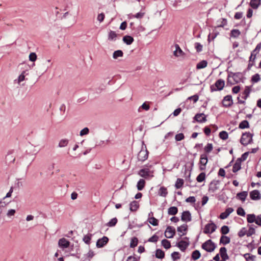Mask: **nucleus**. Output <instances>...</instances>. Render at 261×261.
Returning a JSON list of instances; mask_svg holds the SVG:
<instances>
[{
	"label": "nucleus",
	"mask_w": 261,
	"mask_h": 261,
	"mask_svg": "<svg viewBox=\"0 0 261 261\" xmlns=\"http://www.w3.org/2000/svg\"><path fill=\"white\" fill-rule=\"evenodd\" d=\"M243 75L241 72H229L227 76V83L230 85L243 82Z\"/></svg>",
	"instance_id": "f257e3e1"
},
{
	"label": "nucleus",
	"mask_w": 261,
	"mask_h": 261,
	"mask_svg": "<svg viewBox=\"0 0 261 261\" xmlns=\"http://www.w3.org/2000/svg\"><path fill=\"white\" fill-rule=\"evenodd\" d=\"M253 134L249 132H245L242 134V137L240 139V143L244 146H247L249 144L253 142Z\"/></svg>",
	"instance_id": "f03ea898"
},
{
	"label": "nucleus",
	"mask_w": 261,
	"mask_h": 261,
	"mask_svg": "<svg viewBox=\"0 0 261 261\" xmlns=\"http://www.w3.org/2000/svg\"><path fill=\"white\" fill-rule=\"evenodd\" d=\"M225 82L222 79H219L217 80L214 85L210 87L211 91L214 92L217 90H221L224 87Z\"/></svg>",
	"instance_id": "7ed1b4c3"
},
{
	"label": "nucleus",
	"mask_w": 261,
	"mask_h": 261,
	"mask_svg": "<svg viewBox=\"0 0 261 261\" xmlns=\"http://www.w3.org/2000/svg\"><path fill=\"white\" fill-rule=\"evenodd\" d=\"M202 248L207 252H211L215 250L216 245L211 240H208L202 244Z\"/></svg>",
	"instance_id": "20e7f679"
},
{
	"label": "nucleus",
	"mask_w": 261,
	"mask_h": 261,
	"mask_svg": "<svg viewBox=\"0 0 261 261\" xmlns=\"http://www.w3.org/2000/svg\"><path fill=\"white\" fill-rule=\"evenodd\" d=\"M207 155L205 153L202 154L200 155L199 164L200 166L199 167L200 170L202 171L205 169V166L207 163Z\"/></svg>",
	"instance_id": "39448f33"
},
{
	"label": "nucleus",
	"mask_w": 261,
	"mask_h": 261,
	"mask_svg": "<svg viewBox=\"0 0 261 261\" xmlns=\"http://www.w3.org/2000/svg\"><path fill=\"white\" fill-rule=\"evenodd\" d=\"M148 152L146 148H142L138 154V159L140 161H144L148 158Z\"/></svg>",
	"instance_id": "423d86ee"
},
{
	"label": "nucleus",
	"mask_w": 261,
	"mask_h": 261,
	"mask_svg": "<svg viewBox=\"0 0 261 261\" xmlns=\"http://www.w3.org/2000/svg\"><path fill=\"white\" fill-rule=\"evenodd\" d=\"M219 180H213L209 185L208 192L210 193H214L219 189Z\"/></svg>",
	"instance_id": "0eeeda50"
},
{
	"label": "nucleus",
	"mask_w": 261,
	"mask_h": 261,
	"mask_svg": "<svg viewBox=\"0 0 261 261\" xmlns=\"http://www.w3.org/2000/svg\"><path fill=\"white\" fill-rule=\"evenodd\" d=\"M233 104L232 96L230 95L225 96L222 100V105L224 107L228 108L231 107Z\"/></svg>",
	"instance_id": "6e6552de"
},
{
	"label": "nucleus",
	"mask_w": 261,
	"mask_h": 261,
	"mask_svg": "<svg viewBox=\"0 0 261 261\" xmlns=\"http://www.w3.org/2000/svg\"><path fill=\"white\" fill-rule=\"evenodd\" d=\"M109 239L106 236H103L102 238L99 239L96 242V247L97 248H102L104 247L108 242Z\"/></svg>",
	"instance_id": "1a4fd4ad"
},
{
	"label": "nucleus",
	"mask_w": 261,
	"mask_h": 261,
	"mask_svg": "<svg viewBox=\"0 0 261 261\" xmlns=\"http://www.w3.org/2000/svg\"><path fill=\"white\" fill-rule=\"evenodd\" d=\"M255 233V229H241L240 231L238 232V236L240 237H243L245 235H246L247 237H250L253 234Z\"/></svg>",
	"instance_id": "9d476101"
},
{
	"label": "nucleus",
	"mask_w": 261,
	"mask_h": 261,
	"mask_svg": "<svg viewBox=\"0 0 261 261\" xmlns=\"http://www.w3.org/2000/svg\"><path fill=\"white\" fill-rule=\"evenodd\" d=\"M58 245L60 248L64 249L69 246L70 242L66 239L63 238L59 240Z\"/></svg>",
	"instance_id": "9b49d317"
},
{
	"label": "nucleus",
	"mask_w": 261,
	"mask_h": 261,
	"mask_svg": "<svg viewBox=\"0 0 261 261\" xmlns=\"http://www.w3.org/2000/svg\"><path fill=\"white\" fill-rule=\"evenodd\" d=\"M194 119L199 123H203L206 121V116L203 113H199L195 115Z\"/></svg>",
	"instance_id": "f8f14e48"
},
{
	"label": "nucleus",
	"mask_w": 261,
	"mask_h": 261,
	"mask_svg": "<svg viewBox=\"0 0 261 261\" xmlns=\"http://www.w3.org/2000/svg\"><path fill=\"white\" fill-rule=\"evenodd\" d=\"M250 197L252 200H259L260 199V194L258 190H254L250 193Z\"/></svg>",
	"instance_id": "ddd939ff"
},
{
	"label": "nucleus",
	"mask_w": 261,
	"mask_h": 261,
	"mask_svg": "<svg viewBox=\"0 0 261 261\" xmlns=\"http://www.w3.org/2000/svg\"><path fill=\"white\" fill-rule=\"evenodd\" d=\"M174 46L175 48V50L173 51V55L174 56L178 57L185 55V53L180 48L178 44H175Z\"/></svg>",
	"instance_id": "4468645a"
},
{
	"label": "nucleus",
	"mask_w": 261,
	"mask_h": 261,
	"mask_svg": "<svg viewBox=\"0 0 261 261\" xmlns=\"http://www.w3.org/2000/svg\"><path fill=\"white\" fill-rule=\"evenodd\" d=\"M181 219L184 222H189L191 220V215L189 211H184L181 215Z\"/></svg>",
	"instance_id": "2eb2a0df"
},
{
	"label": "nucleus",
	"mask_w": 261,
	"mask_h": 261,
	"mask_svg": "<svg viewBox=\"0 0 261 261\" xmlns=\"http://www.w3.org/2000/svg\"><path fill=\"white\" fill-rule=\"evenodd\" d=\"M233 211V209L232 207H228L225 210V212L220 214L219 218L221 219H224L226 218Z\"/></svg>",
	"instance_id": "dca6fc26"
},
{
	"label": "nucleus",
	"mask_w": 261,
	"mask_h": 261,
	"mask_svg": "<svg viewBox=\"0 0 261 261\" xmlns=\"http://www.w3.org/2000/svg\"><path fill=\"white\" fill-rule=\"evenodd\" d=\"M220 255L222 259L227 260L229 259V256L227 253V249L225 247H221L220 249Z\"/></svg>",
	"instance_id": "f3484780"
},
{
	"label": "nucleus",
	"mask_w": 261,
	"mask_h": 261,
	"mask_svg": "<svg viewBox=\"0 0 261 261\" xmlns=\"http://www.w3.org/2000/svg\"><path fill=\"white\" fill-rule=\"evenodd\" d=\"M144 10H145V7H143L142 8V9L140 12H139L135 14H131L130 17H133V18H136L137 19L142 18L145 14Z\"/></svg>",
	"instance_id": "a211bd4d"
},
{
	"label": "nucleus",
	"mask_w": 261,
	"mask_h": 261,
	"mask_svg": "<svg viewBox=\"0 0 261 261\" xmlns=\"http://www.w3.org/2000/svg\"><path fill=\"white\" fill-rule=\"evenodd\" d=\"M261 4V0H250L249 5L253 9H257Z\"/></svg>",
	"instance_id": "6ab92c4d"
},
{
	"label": "nucleus",
	"mask_w": 261,
	"mask_h": 261,
	"mask_svg": "<svg viewBox=\"0 0 261 261\" xmlns=\"http://www.w3.org/2000/svg\"><path fill=\"white\" fill-rule=\"evenodd\" d=\"M139 175L142 177L146 178L149 176L150 171L149 169H142L139 171Z\"/></svg>",
	"instance_id": "aec40b11"
},
{
	"label": "nucleus",
	"mask_w": 261,
	"mask_h": 261,
	"mask_svg": "<svg viewBox=\"0 0 261 261\" xmlns=\"http://www.w3.org/2000/svg\"><path fill=\"white\" fill-rule=\"evenodd\" d=\"M139 207V204L138 201H133L129 204V210L132 212L136 211Z\"/></svg>",
	"instance_id": "412c9836"
},
{
	"label": "nucleus",
	"mask_w": 261,
	"mask_h": 261,
	"mask_svg": "<svg viewBox=\"0 0 261 261\" xmlns=\"http://www.w3.org/2000/svg\"><path fill=\"white\" fill-rule=\"evenodd\" d=\"M164 234L166 238H172L175 234V229H166Z\"/></svg>",
	"instance_id": "4be33fe9"
},
{
	"label": "nucleus",
	"mask_w": 261,
	"mask_h": 261,
	"mask_svg": "<svg viewBox=\"0 0 261 261\" xmlns=\"http://www.w3.org/2000/svg\"><path fill=\"white\" fill-rule=\"evenodd\" d=\"M189 246V243L184 241H181L177 244V246L181 251H185Z\"/></svg>",
	"instance_id": "5701e85b"
},
{
	"label": "nucleus",
	"mask_w": 261,
	"mask_h": 261,
	"mask_svg": "<svg viewBox=\"0 0 261 261\" xmlns=\"http://www.w3.org/2000/svg\"><path fill=\"white\" fill-rule=\"evenodd\" d=\"M247 196V192L246 191H243L242 192L238 193L237 194L236 197L242 201H244Z\"/></svg>",
	"instance_id": "b1692460"
},
{
	"label": "nucleus",
	"mask_w": 261,
	"mask_h": 261,
	"mask_svg": "<svg viewBox=\"0 0 261 261\" xmlns=\"http://www.w3.org/2000/svg\"><path fill=\"white\" fill-rule=\"evenodd\" d=\"M69 142L67 139H62L59 141L58 146L60 148L65 147L68 145Z\"/></svg>",
	"instance_id": "393cba45"
},
{
	"label": "nucleus",
	"mask_w": 261,
	"mask_h": 261,
	"mask_svg": "<svg viewBox=\"0 0 261 261\" xmlns=\"http://www.w3.org/2000/svg\"><path fill=\"white\" fill-rule=\"evenodd\" d=\"M134 38L130 36H125L123 37V42L127 45L131 44L134 41Z\"/></svg>",
	"instance_id": "a878e982"
},
{
	"label": "nucleus",
	"mask_w": 261,
	"mask_h": 261,
	"mask_svg": "<svg viewBox=\"0 0 261 261\" xmlns=\"http://www.w3.org/2000/svg\"><path fill=\"white\" fill-rule=\"evenodd\" d=\"M230 239L228 237L225 236H222L220 240V243L223 245H226L230 243Z\"/></svg>",
	"instance_id": "bb28decb"
},
{
	"label": "nucleus",
	"mask_w": 261,
	"mask_h": 261,
	"mask_svg": "<svg viewBox=\"0 0 261 261\" xmlns=\"http://www.w3.org/2000/svg\"><path fill=\"white\" fill-rule=\"evenodd\" d=\"M241 165L240 161L237 160L233 166L232 172L236 173L241 168Z\"/></svg>",
	"instance_id": "cd10ccee"
},
{
	"label": "nucleus",
	"mask_w": 261,
	"mask_h": 261,
	"mask_svg": "<svg viewBox=\"0 0 261 261\" xmlns=\"http://www.w3.org/2000/svg\"><path fill=\"white\" fill-rule=\"evenodd\" d=\"M241 35V32L238 29H233L230 31V36L231 37L236 38Z\"/></svg>",
	"instance_id": "c85d7f7f"
},
{
	"label": "nucleus",
	"mask_w": 261,
	"mask_h": 261,
	"mask_svg": "<svg viewBox=\"0 0 261 261\" xmlns=\"http://www.w3.org/2000/svg\"><path fill=\"white\" fill-rule=\"evenodd\" d=\"M168 194V191L166 188L165 187H161L159 191V195L162 197H166Z\"/></svg>",
	"instance_id": "c756f323"
},
{
	"label": "nucleus",
	"mask_w": 261,
	"mask_h": 261,
	"mask_svg": "<svg viewBox=\"0 0 261 261\" xmlns=\"http://www.w3.org/2000/svg\"><path fill=\"white\" fill-rule=\"evenodd\" d=\"M200 256H201V253L199 252V251H198L197 250H195L192 252V255H191V257H192V259H193L194 260H196L198 259V258H199Z\"/></svg>",
	"instance_id": "7c9ffc66"
},
{
	"label": "nucleus",
	"mask_w": 261,
	"mask_h": 261,
	"mask_svg": "<svg viewBox=\"0 0 261 261\" xmlns=\"http://www.w3.org/2000/svg\"><path fill=\"white\" fill-rule=\"evenodd\" d=\"M249 127V124L247 120H243L240 122L239 128L240 129L248 128Z\"/></svg>",
	"instance_id": "2f4dec72"
},
{
	"label": "nucleus",
	"mask_w": 261,
	"mask_h": 261,
	"mask_svg": "<svg viewBox=\"0 0 261 261\" xmlns=\"http://www.w3.org/2000/svg\"><path fill=\"white\" fill-rule=\"evenodd\" d=\"M145 185V181L143 179H140L137 185V187L138 190L141 191L144 188Z\"/></svg>",
	"instance_id": "473e14b6"
},
{
	"label": "nucleus",
	"mask_w": 261,
	"mask_h": 261,
	"mask_svg": "<svg viewBox=\"0 0 261 261\" xmlns=\"http://www.w3.org/2000/svg\"><path fill=\"white\" fill-rule=\"evenodd\" d=\"M207 65V61L205 60H202V61H200V62H199L198 63H197V64L196 65V68L197 69H202V68L206 67Z\"/></svg>",
	"instance_id": "72a5a7b5"
},
{
	"label": "nucleus",
	"mask_w": 261,
	"mask_h": 261,
	"mask_svg": "<svg viewBox=\"0 0 261 261\" xmlns=\"http://www.w3.org/2000/svg\"><path fill=\"white\" fill-rule=\"evenodd\" d=\"M178 212V208L176 206H171L168 210V213L170 215H175Z\"/></svg>",
	"instance_id": "f704fd0d"
},
{
	"label": "nucleus",
	"mask_w": 261,
	"mask_h": 261,
	"mask_svg": "<svg viewBox=\"0 0 261 261\" xmlns=\"http://www.w3.org/2000/svg\"><path fill=\"white\" fill-rule=\"evenodd\" d=\"M165 256V253L161 249H158L155 252V257L158 258L162 259Z\"/></svg>",
	"instance_id": "c9c22d12"
},
{
	"label": "nucleus",
	"mask_w": 261,
	"mask_h": 261,
	"mask_svg": "<svg viewBox=\"0 0 261 261\" xmlns=\"http://www.w3.org/2000/svg\"><path fill=\"white\" fill-rule=\"evenodd\" d=\"M138 243V239L136 237H133L131 239L130 243V248H135L136 247Z\"/></svg>",
	"instance_id": "e433bc0d"
},
{
	"label": "nucleus",
	"mask_w": 261,
	"mask_h": 261,
	"mask_svg": "<svg viewBox=\"0 0 261 261\" xmlns=\"http://www.w3.org/2000/svg\"><path fill=\"white\" fill-rule=\"evenodd\" d=\"M148 221L150 224H151L154 226H156L158 225V220L153 217L149 218L148 219Z\"/></svg>",
	"instance_id": "4c0bfd02"
},
{
	"label": "nucleus",
	"mask_w": 261,
	"mask_h": 261,
	"mask_svg": "<svg viewBox=\"0 0 261 261\" xmlns=\"http://www.w3.org/2000/svg\"><path fill=\"white\" fill-rule=\"evenodd\" d=\"M123 55V53L121 50H117L115 51L113 54V58L115 59H117L118 57H121Z\"/></svg>",
	"instance_id": "58836bf2"
},
{
	"label": "nucleus",
	"mask_w": 261,
	"mask_h": 261,
	"mask_svg": "<svg viewBox=\"0 0 261 261\" xmlns=\"http://www.w3.org/2000/svg\"><path fill=\"white\" fill-rule=\"evenodd\" d=\"M250 88L249 86H246L245 88V90L243 92V95H244V96L243 97V98L245 99H246L247 98V97L249 96V94H250Z\"/></svg>",
	"instance_id": "ea45409f"
},
{
	"label": "nucleus",
	"mask_w": 261,
	"mask_h": 261,
	"mask_svg": "<svg viewBox=\"0 0 261 261\" xmlns=\"http://www.w3.org/2000/svg\"><path fill=\"white\" fill-rule=\"evenodd\" d=\"M213 149V144L212 143H208L204 148L205 154L209 153L212 151Z\"/></svg>",
	"instance_id": "a19ab883"
},
{
	"label": "nucleus",
	"mask_w": 261,
	"mask_h": 261,
	"mask_svg": "<svg viewBox=\"0 0 261 261\" xmlns=\"http://www.w3.org/2000/svg\"><path fill=\"white\" fill-rule=\"evenodd\" d=\"M184 181L181 178H177L175 184V187L176 189H179L183 186Z\"/></svg>",
	"instance_id": "79ce46f5"
},
{
	"label": "nucleus",
	"mask_w": 261,
	"mask_h": 261,
	"mask_svg": "<svg viewBox=\"0 0 261 261\" xmlns=\"http://www.w3.org/2000/svg\"><path fill=\"white\" fill-rule=\"evenodd\" d=\"M162 245L166 249L171 247L170 242L166 239H164L162 241Z\"/></svg>",
	"instance_id": "37998d69"
},
{
	"label": "nucleus",
	"mask_w": 261,
	"mask_h": 261,
	"mask_svg": "<svg viewBox=\"0 0 261 261\" xmlns=\"http://www.w3.org/2000/svg\"><path fill=\"white\" fill-rule=\"evenodd\" d=\"M117 34L115 32L113 31H110L108 35V39L109 40H115L116 38L117 37Z\"/></svg>",
	"instance_id": "c03bdc74"
},
{
	"label": "nucleus",
	"mask_w": 261,
	"mask_h": 261,
	"mask_svg": "<svg viewBox=\"0 0 261 261\" xmlns=\"http://www.w3.org/2000/svg\"><path fill=\"white\" fill-rule=\"evenodd\" d=\"M255 215L254 214H248L247 216V220L248 223H251L255 221Z\"/></svg>",
	"instance_id": "a18cd8bd"
},
{
	"label": "nucleus",
	"mask_w": 261,
	"mask_h": 261,
	"mask_svg": "<svg viewBox=\"0 0 261 261\" xmlns=\"http://www.w3.org/2000/svg\"><path fill=\"white\" fill-rule=\"evenodd\" d=\"M205 178V174L204 172H201L197 177L196 180L198 182H201L204 180Z\"/></svg>",
	"instance_id": "49530a36"
},
{
	"label": "nucleus",
	"mask_w": 261,
	"mask_h": 261,
	"mask_svg": "<svg viewBox=\"0 0 261 261\" xmlns=\"http://www.w3.org/2000/svg\"><path fill=\"white\" fill-rule=\"evenodd\" d=\"M117 222V219L116 218L112 219L108 223H107L106 226L108 227L114 226Z\"/></svg>",
	"instance_id": "de8ad7c7"
},
{
	"label": "nucleus",
	"mask_w": 261,
	"mask_h": 261,
	"mask_svg": "<svg viewBox=\"0 0 261 261\" xmlns=\"http://www.w3.org/2000/svg\"><path fill=\"white\" fill-rule=\"evenodd\" d=\"M219 137L223 140H226L228 137V133L226 131H222L219 133Z\"/></svg>",
	"instance_id": "09e8293b"
},
{
	"label": "nucleus",
	"mask_w": 261,
	"mask_h": 261,
	"mask_svg": "<svg viewBox=\"0 0 261 261\" xmlns=\"http://www.w3.org/2000/svg\"><path fill=\"white\" fill-rule=\"evenodd\" d=\"M261 48V43H258L257 44L255 48L251 52V54L254 55V56L256 57V55L258 54L260 49Z\"/></svg>",
	"instance_id": "8fccbe9b"
},
{
	"label": "nucleus",
	"mask_w": 261,
	"mask_h": 261,
	"mask_svg": "<svg viewBox=\"0 0 261 261\" xmlns=\"http://www.w3.org/2000/svg\"><path fill=\"white\" fill-rule=\"evenodd\" d=\"M260 80V75L258 73L253 75L251 77V82L253 83H257Z\"/></svg>",
	"instance_id": "3c124183"
},
{
	"label": "nucleus",
	"mask_w": 261,
	"mask_h": 261,
	"mask_svg": "<svg viewBox=\"0 0 261 261\" xmlns=\"http://www.w3.org/2000/svg\"><path fill=\"white\" fill-rule=\"evenodd\" d=\"M171 258L173 261H175L180 258V256L178 252H173L171 255Z\"/></svg>",
	"instance_id": "603ef678"
},
{
	"label": "nucleus",
	"mask_w": 261,
	"mask_h": 261,
	"mask_svg": "<svg viewBox=\"0 0 261 261\" xmlns=\"http://www.w3.org/2000/svg\"><path fill=\"white\" fill-rule=\"evenodd\" d=\"M91 234H87L83 238V241L86 244H89L90 243V241L91 239Z\"/></svg>",
	"instance_id": "864d4df0"
},
{
	"label": "nucleus",
	"mask_w": 261,
	"mask_h": 261,
	"mask_svg": "<svg viewBox=\"0 0 261 261\" xmlns=\"http://www.w3.org/2000/svg\"><path fill=\"white\" fill-rule=\"evenodd\" d=\"M185 138V136L182 133H179L175 135V139L176 141H180Z\"/></svg>",
	"instance_id": "5fc2aeb1"
},
{
	"label": "nucleus",
	"mask_w": 261,
	"mask_h": 261,
	"mask_svg": "<svg viewBox=\"0 0 261 261\" xmlns=\"http://www.w3.org/2000/svg\"><path fill=\"white\" fill-rule=\"evenodd\" d=\"M195 48H196V51L199 53L202 51L203 46L200 43L196 42L195 43Z\"/></svg>",
	"instance_id": "6e6d98bb"
},
{
	"label": "nucleus",
	"mask_w": 261,
	"mask_h": 261,
	"mask_svg": "<svg viewBox=\"0 0 261 261\" xmlns=\"http://www.w3.org/2000/svg\"><path fill=\"white\" fill-rule=\"evenodd\" d=\"M159 239V237L156 234H154L153 236L150 237L148 240V241L149 242H153L156 243Z\"/></svg>",
	"instance_id": "4d7b16f0"
},
{
	"label": "nucleus",
	"mask_w": 261,
	"mask_h": 261,
	"mask_svg": "<svg viewBox=\"0 0 261 261\" xmlns=\"http://www.w3.org/2000/svg\"><path fill=\"white\" fill-rule=\"evenodd\" d=\"M237 213L238 215H240L241 216H244L245 215V212L244 209L241 207H239L237 209Z\"/></svg>",
	"instance_id": "13d9d810"
},
{
	"label": "nucleus",
	"mask_w": 261,
	"mask_h": 261,
	"mask_svg": "<svg viewBox=\"0 0 261 261\" xmlns=\"http://www.w3.org/2000/svg\"><path fill=\"white\" fill-rule=\"evenodd\" d=\"M37 59V55L35 53H31L29 55V60L31 61L34 62Z\"/></svg>",
	"instance_id": "bf43d9fd"
},
{
	"label": "nucleus",
	"mask_w": 261,
	"mask_h": 261,
	"mask_svg": "<svg viewBox=\"0 0 261 261\" xmlns=\"http://www.w3.org/2000/svg\"><path fill=\"white\" fill-rule=\"evenodd\" d=\"M89 132V129L88 127H85L83 129H82L80 132V135L81 136L84 135H87Z\"/></svg>",
	"instance_id": "052dcab7"
},
{
	"label": "nucleus",
	"mask_w": 261,
	"mask_h": 261,
	"mask_svg": "<svg viewBox=\"0 0 261 261\" xmlns=\"http://www.w3.org/2000/svg\"><path fill=\"white\" fill-rule=\"evenodd\" d=\"M142 108L146 111H148L149 108H150V107L146 103V102H144L142 106L139 108V110L138 111H140V109Z\"/></svg>",
	"instance_id": "680f3d73"
},
{
	"label": "nucleus",
	"mask_w": 261,
	"mask_h": 261,
	"mask_svg": "<svg viewBox=\"0 0 261 261\" xmlns=\"http://www.w3.org/2000/svg\"><path fill=\"white\" fill-rule=\"evenodd\" d=\"M227 23V21L226 19L225 18H222L221 19V23L220 24L218 25V27H224V26L226 25Z\"/></svg>",
	"instance_id": "e2e57ef3"
},
{
	"label": "nucleus",
	"mask_w": 261,
	"mask_h": 261,
	"mask_svg": "<svg viewBox=\"0 0 261 261\" xmlns=\"http://www.w3.org/2000/svg\"><path fill=\"white\" fill-rule=\"evenodd\" d=\"M186 201L193 203L196 201V199L194 196H190L186 199Z\"/></svg>",
	"instance_id": "0e129e2a"
},
{
	"label": "nucleus",
	"mask_w": 261,
	"mask_h": 261,
	"mask_svg": "<svg viewBox=\"0 0 261 261\" xmlns=\"http://www.w3.org/2000/svg\"><path fill=\"white\" fill-rule=\"evenodd\" d=\"M105 17V15L104 13H100V14L98 15L97 20L100 22H101L102 21H103Z\"/></svg>",
	"instance_id": "69168bd1"
},
{
	"label": "nucleus",
	"mask_w": 261,
	"mask_h": 261,
	"mask_svg": "<svg viewBox=\"0 0 261 261\" xmlns=\"http://www.w3.org/2000/svg\"><path fill=\"white\" fill-rule=\"evenodd\" d=\"M254 222L258 226H261V215L255 217V221Z\"/></svg>",
	"instance_id": "338daca9"
},
{
	"label": "nucleus",
	"mask_w": 261,
	"mask_h": 261,
	"mask_svg": "<svg viewBox=\"0 0 261 261\" xmlns=\"http://www.w3.org/2000/svg\"><path fill=\"white\" fill-rule=\"evenodd\" d=\"M243 13L241 12H238L236 13L234 16V18L236 19H240L243 17Z\"/></svg>",
	"instance_id": "774afa93"
}]
</instances>
